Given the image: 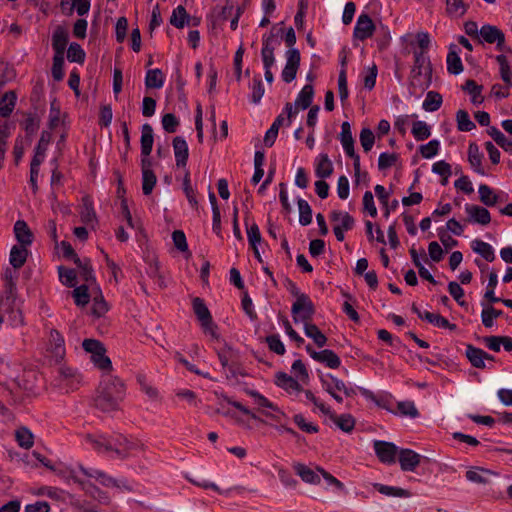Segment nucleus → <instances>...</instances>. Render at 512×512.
<instances>
[{
  "mask_svg": "<svg viewBox=\"0 0 512 512\" xmlns=\"http://www.w3.org/2000/svg\"><path fill=\"white\" fill-rule=\"evenodd\" d=\"M164 85L163 72L156 68L150 69L146 73L145 86L147 88L160 89Z\"/></svg>",
  "mask_w": 512,
  "mask_h": 512,
  "instance_id": "obj_39",
  "label": "nucleus"
},
{
  "mask_svg": "<svg viewBox=\"0 0 512 512\" xmlns=\"http://www.w3.org/2000/svg\"><path fill=\"white\" fill-rule=\"evenodd\" d=\"M377 27L371 17L366 13H361L356 21L353 30V38L360 41H365L371 38L376 32Z\"/></svg>",
  "mask_w": 512,
  "mask_h": 512,
  "instance_id": "obj_10",
  "label": "nucleus"
},
{
  "mask_svg": "<svg viewBox=\"0 0 512 512\" xmlns=\"http://www.w3.org/2000/svg\"><path fill=\"white\" fill-rule=\"evenodd\" d=\"M480 201L489 207L495 206L501 201L500 196L497 195L494 190L486 184H480L478 188Z\"/></svg>",
  "mask_w": 512,
  "mask_h": 512,
  "instance_id": "obj_34",
  "label": "nucleus"
},
{
  "mask_svg": "<svg viewBox=\"0 0 512 512\" xmlns=\"http://www.w3.org/2000/svg\"><path fill=\"white\" fill-rule=\"evenodd\" d=\"M192 305L193 311L200 323L209 322V320L212 319L209 309L201 298L195 297L192 301Z\"/></svg>",
  "mask_w": 512,
  "mask_h": 512,
  "instance_id": "obj_42",
  "label": "nucleus"
},
{
  "mask_svg": "<svg viewBox=\"0 0 512 512\" xmlns=\"http://www.w3.org/2000/svg\"><path fill=\"white\" fill-rule=\"evenodd\" d=\"M15 439L18 445L24 449H29L34 444V436L26 427H20L15 431Z\"/></svg>",
  "mask_w": 512,
  "mask_h": 512,
  "instance_id": "obj_44",
  "label": "nucleus"
},
{
  "mask_svg": "<svg viewBox=\"0 0 512 512\" xmlns=\"http://www.w3.org/2000/svg\"><path fill=\"white\" fill-rule=\"evenodd\" d=\"M463 89L471 95V101L473 104H480L483 102V97L481 96L482 86L478 85L474 80H467Z\"/></svg>",
  "mask_w": 512,
  "mask_h": 512,
  "instance_id": "obj_52",
  "label": "nucleus"
},
{
  "mask_svg": "<svg viewBox=\"0 0 512 512\" xmlns=\"http://www.w3.org/2000/svg\"><path fill=\"white\" fill-rule=\"evenodd\" d=\"M329 416V418L337 425L339 429L344 432H351L355 426V419L350 414L336 415L331 409L330 413H323Z\"/></svg>",
  "mask_w": 512,
  "mask_h": 512,
  "instance_id": "obj_30",
  "label": "nucleus"
},
{
  "mask_svg": "<svg viewBox=\"0 0 512 512\" xmlns=\"http://www.w3.org/2000/svg\"><path fill=\"white\" fill-rule=\"evenodd\" d=\"M59 374L61 375L63 380L66 381V386L70 387L71 389L77 388L78 384L81 381V377L77 373V371L70 367H60Z\"/></svg>",
  "mask_w": 512,
  "mask_h": 512,
  "instance_id": "obj_45",
  "label": "nucleus"
},
{
  "mask_svg": "<svg viewBox=\"0 0 512 512\" xmlns=\"http://www.w3.org/2000/svg\"><path fill=\"white\" fill-rule=\"evenodd\" d=\"M14 233L21 246L27 247L32 244L33 234L24 220L16 221L14 225Z\"/></svg>",
  "mask_w": 512,
  "mask_h": 512,
  "instance_id": "obj_24",
  "label": "nucleus"
},
{
  "mask_svg": "<svg viewBox=\"0 0 512 512\" xmlns=\"http://www.w3.org/2000/svg\"><path fill=\"white\" fill-rule=\"evenodd\" d=\"M447 70L453 75H458L463 71V64L459 56L458 48L451 44L446 58Z\"/></svg>",
  "mask_w": 512,
  "mask_h": 512,
  "instance_id": "obj_23",
  "label": "nucleus"
},
{
  "mask_svg": "<svg viewBox=\"0 0 512 512\" xmlns=\"http://www.w3.org/2000/svg\"><path fill=\"white\" fill-rule=\"evenodd\" d=\"M412 134L417 141H423L430 137V127L424 121H416L412 126Z\"/></svg>",
  "mask_w": 512,
  "mask_h": 512,
  "instance_id": "obj_55",
  "label": "nucleus"
},
{
  "mask_svg": "<svg viewBox=\"0 0 512 512\" xmlns=\"http://www.w3.org/2000/svg\"><path fill=\"white\" fill-rule=\"evenodd\" d=\"M140 143L141 155L150 156L153 148L154 137L152 126L148 123L142 125Z\"/></svg>",
  "mask_w": 512,
  "mask_h": 512,
  "instance_id": "obj_27",
  "label": "nucleus"
},
{
  "mask_svg": "<svg viewBox=\"0 0 512 512\" xmlns=\"http://www.w3.org/2000/svg\"><path fill=\"white\" fill-rule=\"evenodd\" d=\"M173 150L177 167H185L187 164L189 150L184 138L177 136L173 139Z\"/></svg>",
  "mask_w": 512,
  "mask_h": 512,
  "instance_id": "obj_21",
  "label": "nucleus"
},
{
  "mask_svg": "<svg viewBox=\"0 0 512 512\" xmlns=\"http://www.w3.org/2000/svg\"><path fill=\"white\" fill-rule=\"evenodd\" d=\"M188 18V14L183 6H178L173 10L170 23L176 28H183Z\"/></svg>",
  "mask_w": 512,
  "mask_h": 512,
  "instance_id": "obj_60",
  "label": "nucleus"
},
{
  "mask_svg": "<svg viewBox=\"0 0 512 512\" xmlns=\"http://www.w3.org/2000/svg\"><path fill=\"white\" fill-rule=\"evenodd\" d=\"M313 359L317 362L324 363L331 369H336L340 366L341 360L338 355L329 349H324L318 353H314Z\"/></svg>",
  "mask_w": 512,
  "mask_h": 512,
  "instance_id": "obj_29",
  "label": "nucleus"
},
{
  "mask_svg": "<svg viewBox=\"0 0 512 512\" xmlns=\"http://www.w3.org/2000/svg\"><path fill=\"white\" fill-rule=\"evenodd\" d=\"M320 381L322 388L338 403L343 402V398L338 394V392H343L347 397L355 395V390L352 387H348L341 379H338L332 374H327L326 376L321 377Z\"/></svg>",
  "mask_w": 512,
  "mask_h": 512,
  "instance_id": "obj_5",
  "label": "nucleus"
},
{
  "mask_svg": "<svg viewBox=\"0 0 512 512\" xmlns=\"http://www.w3.org/2000/svg\"><path fill=\"white\" fill-rule=\"evenodd\" d=\"M275 384L289 394L303 391L300 383L285 372H277L275 374Z\"/></svg>",
  "mask_w": 512,
  "mask_h": 512,
  "instance_id": "obj_19",
  "label": "nucleus"
},
{
  "mask_svg": "<svg viewBox=\"0 0 512 512\" xmlns=\"http://www.w3.org/2000/svg\"><path fill=\"white\" fill-rule=\"evenodd\" d=\"M423 320H426L427 322L439 328L449 329L451 331L457 329V326L455 324L450 323L445 317L441 316L440 314L424 311Z\"/></svg>",
  "mask_w": 512,
  "mask_h": 512,
  "instance_id": "obj_38",
  "label": "nucleus"
},
{
  "mask_svg": "<svg viewBox=\"0 0 512 512\" xmlns=\"http://www.w3.org/2000/svg\"><path fill=\"white\" fill-rule=\"evenodd\" d=\"M58 272L59 278L64 285L67 287H74L76 285V272L73 269L60 266Z\"/></svg>",
  "mask_w": 512,
  "mask_h": 512,
  "instance_id": "obj_64",
  "label": "nucleus"
},
{
  "mask_svg": "<svg viewBox=\"0 0 512 512\" xmlns=\"http://www.w3.org/2000/svg\"><path fill=\"white\" fill-rule=\"evenodd\" d=\"M68 31L65 27L59 25L55 28L52 35V48L54 55H64L68 43Z\"/></svg>",
  "mask_w": 512,
  "mask_h": 512,
  "instance_id": "obj_20",
  "label": "nucleus"
},
{
  "mask_svg": "<svg viewBox=\"0 0 512 512\" xmlns=\"http://www.w3.org/2000/svg\"><path fill=\"white\" fill-rule=\"evenodd\" d=\"M110 449L107 455L112 459H126L130 457L138 445L123 435L110 436Z\"/></svg>",
  "mask_w": 512,
  "mask_h": 512,
  "instance_id": "obj_4",
  "label": "nucleus"
},
{
  "mask_svg": "<svg viewBox=\"0 0 512 512\" xmlns=\"http://www.w3.org/2000/svg\"><path fill=\"white\" fill-rule=\"evenodd\" d=\"M472 249L474 252L480 254L486 261L492 262L495 259V254L492 246L482 240H474L472 242Z\"/></svg>",
  "mask_w": 512,
  "mask_h": 512,
  "instance_id": "obj_40",
  "label": "nucleus"
},
{
  "mask_svg": "<svg viewBox=\"0 0 512 512\" xmlns=\"http://www.w3.org/2000/svg\"><path fill=\"white\" fill-rule=\"evenodd\" d=\"M492 472L483 468H472L466 472V478L468 481L477 483V484H485L488 482L486 476L491 475Z\"/></svg>",
  "mask_w": 512,
  "mask_h": 512,
  "instance_id": "obj_48",
  "label": "nucleus"
},
{
  "mask_svg": "<svg viewBox=\"0 0 512 512\" xmlns=\"http://www.w3.org/2000/svg\"><path fill=\"white\" fill-rule=\"evenodd\" d=\"M300 64V53L297 49H289L286 52V65L282 71V79L286 83L292 82L297 74Z\"/></svg>",
  "mask_w": 512,
  "mask_h": 512,
  "instance_id": "obj_13",
  "label": "nucleus"
},
{
  "mask_svg": "<svg viewBox=\"0 0 512 512\" xmlns=\"http://www.w3.org/2000/svg\"><path fill=\"white\" fill-rule=\"evenodd\" d=\"M493 140L506 152L512 154V140L507 138L497 127L491 126L487 130Z\"/></svg>",
  "mask_w": 512,
  "mask_h": 512,
  "instance_id": "obj_37",
  "label": "nucleus"
},
{
  "mask_svg": "<svg viewBox=\"0 0 512 512\" xmlns=\"http://www.w3.org/2000/svg\"><path fill=\"white\" fill-rule=\"evenodd\" d=\"M16 94L13 91L6 92L0 100V115L8 117L16 104Z\"/></svg>",
  "mask_w": 512,
  "mask_h": 512,
  "instance_id": "obj_41",
  "label": "nucleus"
},
{
  "mask_svg": "<svg viewBox=\"0 0 512 512\" xmlns=\"http://www.w3.org/2000/svg\"><path fill=\"white\" fill-rule=\"evenodd\" d=\"M482 306L484 307L481 312L482 324L486 328H491L494 326V320L502 316L503 312L501 310L495 309L493 306H485L483 302Z\"/></svg>",
  "mask_w": 512,
  "mask_h": 512,
  "instance_id": "obj_43",
  "label": "nucleus"
},
{
  "mask_svg": "<svg viewBox=\"0 0 512 512\" xmlns=\"http://www.w3.org/2000/svg\"><path fill=\"white\" fill-rule=\"evenodd\" d=\"M297 204L299 209V223L303 226L309 225L312 222V209L309 203L300 198Z\"/></svg>",
  "mask_w": 512,
  "mask_h": 512,
  "instance_id": "obj_50",
  "label": "nucleus"
},
{
  "mask_svg": "<svg viewBox=\"0 0 512 512\" xmlns=\"http://www.w3.org/2000/svg\"><path fill=\"white\" fill-rule=\"evenodd\" d=\"M466 357L476 368H485V360L493 361L494 357L480 348H476L473 345L466 346Z\"/></svg>",
  "mask_w": 512,
  "mask_h": 512,
  "instance_id": "obj_18",
  "label": "nucleus"
},
{
  "mask_svg": "<svg viewBox=\"0 0 512 512\" xmlns=\"http://www.w3.org/2000/svg\"><path fill=\"white\" fill-rule=\"evenodd\" d=\"M397 413L401 416L410 417L412 419L419 416L418 409L413 401H400L397 403Z\"/></svg>",
  "mask_w": 512,
  "mask_h": 512,
  "instance_id": "obj_54",
  "label": "nucleus"
},
{
  "mask_svg": "<svg viewBox=\"0 0 512 512\" xmlns=\"http://www.w3.org/2000/svg\"><path fill=\"white\" fill-rule=\"evenodd\" d=\"M446 11L452 16H463L467 11L464 0H446Z\"/></svg>",
  "mask_w": 512,
  "mask_h": 512,
  "instance_id": "obj_56",
  "label": "nucleus"
},
{
  "mask_svg": "<svg viewBox=\"0 0 512 512\" xmlns=\"http://www.w3.org/2000/svg\"><path fill=\"white\" fill-rule=\"evenodd\" d=\"M340 142L342 147L350 158L353 159V167L355 176L360 177V157L354 150V139L352 137L351 126L348 122H343L341 125Z\"/></svg>",
  "mask_w": 512,
  "mask_h": 512,
  "instance_id": "obj_7",
  "label": "nucleus"
},
{
  "mask_svg": "<svg viewBox=\"0 0 512 512\" xmlns=\"http://www.w3.org/2000/svg\"><path fill=\"white\" fill-rule=\"evenodd\" d=\"M313 96H314L313 86L311 84H306L302 88V90L299 92V94L295 100V105L298 108L305 110L308 107H310L312 100H313Z\"/></svg>",
  "mask_w": 512,
  "mask_h": 512,
  "instance_id": "obj_35",
  "label": "nucleus"
},
{
  "mask_svg": "<svg viewBox=\"0 0 512 512\" xmlns=\"http://www.w3.org/2000/svg\"><path fill=\"white\" fill-rule=\"evenodd\" d=\"M27 257L28 250L26 246L14 245L10 251L9 262L14 269H19L25 264Z\"/></svg>",
  "mask_w": 512,
  "mask_h": 512,
  "instance_id": "obj_31",
  "label": "nucleus"
},
{
  "mask_svg": "<svg viewBox=\"0 0 512 512\" xmlns=\"http://www.w3.org/2000/svg\"><path fill=\"white\" fill-rule=\"evenodd\" d=\"M333 173V165L327 154H321L316 161L315 174L317 177L324 179Z\"/></svg>",
  "mask_w": 512,
  "mask_h": 512,
  "instance_id": "obj_33",
  "label": "nucleus"
},
{
  "mask_svg": "<svg viewBox=\"0 0 512 512\" xmlns=\"http://www.w3.org/2000/svg\"><path fill=\"white\" fill-rule=\"evenodd\" d=\"M496 61L499 64L500 76L506 84V89H504L500 84H495L492 86L491 93L496 98H506L509 95L508 88L512 85L510 65L507 57L503 54L497 55Z\"/></svg>",
  "mask_w": 512,
  "mask_h": 512,
  "instance_id": "obj_8",
  "label": "nucleus"
},
{
  "mask_svg": "<svg viewBox=\"0 0 512 512\" xmlns=\"http://www.w3.org/2000/svg\"><path fill=\"white\" fill-rule=\"evenodd\" d=\"M359 140L363 150L365 152H369L374 145L375 135L370 128H362L359 135Z\"/></svg>",
  "mask_w": 512,
  "mask_h": 512,
  "instance_id": "obj_59",
  "label": "nucleus"
},
{
  "mask_svg": "<svg viewBox=\"0 0 512 512\" xmlns=\"http://www.w3.org/2000/svg\"><path fill=\"white\" fill-rule=\"evenodd\" d=\"M124 397V383L118 377L105 375L98 386L94 404L102 412H113L119 409Z\"/></svg>",
  "mask_w": 512,
  "mask_h": 512,
  "instance_id": "obj_1",
  "label": "nucleus"
},
{
  "mask_svg": "<svg viewBox=\"0 0 512 512\" xmlns=\"http://www.w3.org/2000/svg\"><path fill=\"white\" fill-rule=\"evenodd\" d=\"M79 470L87 477L95 478L105 487H113L116 484V478L107 475L105 472L98 469H88L83 465H79Z\"/></svg>",
  "mask_w": 512,
  "mask_h": 512,
  "instance_id": "obj_28",
  "label": "nucleus"
},
{
  "mask_svg": "<svg viewBox=\"0 0 512 512\" xmlns=\"http://www.w3.org/2000/svg\"><path fill=\"white\" fill-rule=\"evenodd\" d=\"M465 212L468 215V221L481 225H488L491 221L490 212L479 205L466 204Z\"/></svg>",
  "mask_w": 512,
  "mask_h": 512,
  "instance_id": "obj_17",
  "label": "nucleus"
},
{
  "mask_svg": "<svg viewBox=\"0 0 512 512\" xmlns=\"http://www.w3.org/2000/svg\"><path fill=\"white\" fill-rule=\"evenodd\" d=\"M440 142L436 139L429 141L427 144L421 145L419 151L423 158L430 159L438 154Z\"/></svg>",
  "mask_w": 512,
  "mask_h": 512,
  "instance_id": "obj_61",
  "label": "nucleus"
},
{
  "mask_svg": "<svg viewBox=\"0 0 512 512\" xmlns=\"http://www.w3.org/2000/svg\"><path fill=\"white\" fill-rule=\"evenodd\" d=\"M403 471L413 472L421 462V455L411 449H401L397 456Z\"/></svg>",
  "mask_w": 512,
  "mask_h": 512,
  "instance_id": "obj_16",
  "label": "nucleus"
},
{
  "mask_svg": "<svg viewBox=\"0 0 512 512\" xmlns=\"http://www.w3.org/2000/svg\"><path fill=\"white\" fill-rule=\"evenodd\" d=\"M247 395L253 398L254 404L257 406V410L263 416L267 418H277L283 415V411L272 401L260 394L256 390H247Z\"/></svg>",
  "mask_w": 512,
  "mask_h": 512,
  "instance_id": "obj_9",
  "label": "nucleus"
},
{
  "mask_svg": "<svg viewBox=\"0 0 512 512\" xmlns=\"http://www.w3.org/2000/svg\"><path fill=\"white\" fill-rule=\"evenodd\" d=\"M291 313L295 323L302 322L304 325L312 320L315 307L308 295H299L292 305Z\"/></svg>",
  "mask_w": 512,
  "mask_h": 512,
  "instance_id": "obj_6",
  "label": "nucleus"
},
{
  "mask_svg": "<svg viewBox=\"0 0 512 512\" xmlns=\"http://www.w3.org/2000/svg\"><path fill=\"white\" fill-rule=\"evenodd\" d=\"M441 104L442 96L438 92L429 91L422 104V107L425 111L434 112L441 107Z\"/></svg>",
  "mask_w": 512,
  "mask_h": 512,
  "instance_id": "obj_47",
  "label": "nucleus"
},
{
  "mask_svg": "<svg viewBox=\"0 0 512 512\" xmlns=\"http://www.w3.org/2000/svg\"><path fill=\"white\" fill-rule=\"evenodd\" d=\"M81 221L86 225H92L97 222L96 212L93 207V201L89 196L82 198V204L80 207Z\"/></svg>",
  "mask_w": 512,
  "mask_h": 512,
  "instance_id": "obj_25",
  "label": "nucleus"
},
{
  "mask_svg": "<svg viewBox=\"0 0 512 512\" xmlns=\"http://www.w3.org/2000/svg\"><path fill=\"white\" fill-rule=\"evenodd\" d=\"M246 226H247L248 242L252 248H255V245L260 244V242L262 240L260 229L255 222H253L251 224H248L246 222Z\"/></svg>",
  "mask_w": 512,
  "mask_h": 512,
  "instance_id": "obj_62",
  "label": "nucleus"
},
{
  "mask_svg": "<svg viewBox=\"0 0 512 512\" xmlns=\"http://www.w3.org/2000/svg\"><path fill=\"white\" fill-rule=\"evenodd\" d=\"M498 283V276L495 271L490 272L489 279H488V285L487 290L484 294V297L490 302V303H496L500 302L501 298L496 297L494 293V289Z\"/></svg>",
  "mask_w": 512,
  "mask_h": 512,
  "instance_id": "obj_57",
  "label": "nucleus"
},
{
  "mask_svg": "<svg viewBox=\"0 0 512 512\" xmlns=\"http://www.w3.org/2000/svg\"><path fill=\"white\" fill-rule=\"evenodd\" d=\"M86 53L78 43H71L67 50V59L70 62L83 64L85 61Z\"/></svg>",
  "mask_w": 512,
  "mask_h": 512,
  "instance_id": "obj_51",
  "label": "nucleus"
},
{
  "mask_svg": "<svg viewBox=\"0 0 512 512\" xmlns=\"http://www.w3.org/2000/svg\"><path fill=\"white\" fill-rule=\"evenodd\" d=\"M330 219L334 226L345 230H351L355 223L354 218L348 212L343 211H333Z\"/></svg>",
  "mask_w": 512,
  "mask_h": 512,
  "instance_id": "obj_32",
  "label": "nucleus"
},
{
  "mask_svg": "<svg viewBox=\"0 0 512 512\" xmlns=\"http://www.w3.org/2000/svg\"><path fill=\"white\" fill-rule=\"evenodd\" d=\"M48 351L56 361L63 360L66 353L64 338L55 329H52L49 334Z\"/></svg>",
  "mask_w": 512,
  "mask_h": 512,
  "instance_id": "obj_15",
  "label": "nucleus"
},
{
  "mask_svg": "<svg viewBox=\"0 0 512 512\" xmlns=\"http://www.w3.org/2000/svg\"><path fill=\"white\" fill-rule=\"evenodd\" d=\"M479 36L486 43H496L498 50H505V35L498 27L485 24L480 28Z\"/></svg>",
  "mask_w": 512,
  "mask_h": 512,
  "instance_id": "obj_12",
  "label": "nucleus"
},
{
  "mask_svg": "<svg viewBox=\"0 0 512 512\" xmlns=\"http://www.w3.org/2000/svg\"><path fill=\"white\" fill-rule=\"evenodd\" d=\"M304 332L308 338H311L318 347L326 345L327 337L313 323L309 322L304 325Z\"/></svg>",
  "mask_w": 512,
  "mask_h": 512,
  "instance_id": "obj_36",
  "label": "nucleus"
},
{
  "mask_svg": "<svg viewBox=\"0 0 512 512\" xmlns=\"http://www.w3.org/2000/svg\"><path fill=\"white\" fill-rule=\"evenodd\" d=\"M432 80L429 57L423 51H414V64L410 72V85L420 90L427 89Z\"/></svg>",
  "mask_w": 512,
  "mask_h": 512,
  "instance_id": "obj_2",
  "label": "nucleus"
},
{
  "mask_svg": "<svg viewBox=\"0 0 512 512\" xmlns=\"http://www.w3.org/2000/svg\"><path fill=\"white\" fill-rule=\"evenodd\" d=\"M86 443L90 444L92 448L98 453L107 454L110 449L109 440L110 436L102 434H86L84 436Z\"/></svg>",
  "mask_w": 512,
  "mask_h": 512,
  "instance_id": "obj_22",
  "label": "nucleus"
},
{
  "mask_svg": "<svg viewBox=\"0 0 512 512\" xmlns=\"http://www.w3.org/2000/svg\"><path fill=\"white\" fill-rule=\"evenodd\" d=\"M72 296L74 298L75 304L78 306H85L90 300V296L88 294V287L86 285L76 287L72 291Z\"/></svg>",
  "mask_w": 512,
  "mask_h": 512,
  "instance_id": "obj_63",
  "label": "nucleus"
},
{
  "mask_svg": "<svg viewBox=\"0 0 512 512\" xmlns=\"http://www.w3.org/2000/svg\"><path fill=\"white\" fill-rule=\"evenodd\" d=\"M277 45H279V41L272 33L263 36L261 56L264 68H272L275 64L274 50Z\"/></svg>",
  "mask_w": 512,
  "mask_h": 512,
  "instance_id": "obj_14",
  "label": "nucleus"
},
{
  "mask_svg": "<svg viewBox=\"0 0 512 512\" xmlns=\"http://www.w3.org/2000/svg\"><path fill=\"white\" fill-rule=\"evenodd\" d=\"M483 154L480 152L479 147L475 143H470L468 147V161L472 167V169L482 175L485 176L486 172L482 166Z\"/></svg>",
  "mask_w": 512,
  "mask_h": 512,
  "instance_id": "obj_26",
  "label": "nucleus"
},
{
  "mask_svg": "<svg viewBox=\"0 0 512 512\" xmlns=\"http://www.w3.org/2000/svg\"><path fill=\"white\" fill-rule=\"evenodd\" d=\"M456 121L458 130L463 132H468L473 130L476 126L473 121H471L469 114L465 110H458L456 113Z\"/></svg>",
  "mask_w": 512,
  "mask_h": 512,
  "instance_id": "obj_53",
  "label": "nucleus"
},
{
  "mask_svg": "<svg viewBox=\"0 0 512 512\" xmlns=\"http://www.w3.org/2000/svg\"><path fill=\"white\" fill-rule=\"evenodd\" d=\"M373 447L376 456L383 464L391 465L396 462L399 450L394 443L375 440Z\"/></svg>",
  "mask_w": 512,
  "mask_h": 512,
  "instance_id": "obj_11",
  "label": "nucleus"
},
{
  "mask_svg": "<svg viewBox=\"0 0 512 512\" xmlns=\"http://www.w3.org/2000/svg\"><path fill=\"white\" fill-rule=\"evenodd\" d=\"M83 349L91 354V361L96 367L107 371L112 368L111 360L106 356L104 345L95 339H85L82 343Z\"/></svg>",
  "mask_w": 512,
  "mask_h": 512,
  "instance_id": "obj_3",
  "label": "nucleus"
},
{
  "mask_svg": "<svg viewBox=\"0 0 512 512\" xmlns=\"http://www.w3.org/2000/svg\"><path fill=\"white\" fill-rule=\"evenodd\" d=\"M374 488L381 494L383 495H386V496H390V497H409L410 496V493L408 490H405V489H402V488H398V487H393V486H388V485H384V484H380V483H376L374 484Z\"/></svg>",
  "mask_w": 512,
  "mask_h": 512,
  "instance_id": "obj_46",
  "label": "nucleus"
},
{
  "mask_svg": "<svg viewBox=\"0 0 512 512\" xmlns=\"http://www.w3.org/2000/svg\"><path fill=\"white\" fill-rule=\"evenodd\" d=\"M183 191L186 195V198L190 205L194 208L197 207L198 202L196 199V194L194 189L191 186V180H190V173L189 171H185L184 177H183Z\"/></svg>",
  "mask_w": 512,
  "mask_h": 512,
  "instance_id": "obj_58",
  "label": "nucleus"
},
{
  "mask_svg": "<svg viewBox=\"0 0 512 512\" xmlns=\"http://www.w3.org/2000/svg\"><path fill=\"white\" fill-rule=\"evenodd\" d=\"M295 471L306 483L316 484L320 482L319 476L312 469L303 464L295 465Z\"/></svg>",
  "mask_w": 512,
  "mask_h": 512,
  "instance_id": "obj_49",
  "label": "nucleus"
}]
</instances>
